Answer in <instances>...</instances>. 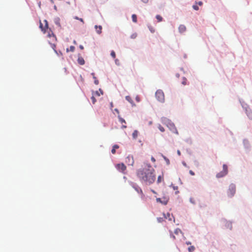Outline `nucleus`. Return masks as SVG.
<instances>
[{
    "label": "nucleus",
    "instance_id": "nucleus-20",
    "mask_svg": "<svg viewBox=\"0 0 252 252\" xmlns=\"http://www.w3.org/2000/svg\"><path fill=\"white\" fill-rule=\"evenodd\" d=\"M131 17H132V21L134 23H136L137 21V16L135 14H132Z\"/></svg>",
    "mask_w": 252,
    "mask_h": 252
},
{
    "label": "nucleus",
    "instance_id": "nucleus-33",
    "mask_svg": "<svg viewBox=\"0 0 252 252\" xmlns=\"http://www.w3.org/2000/svg\"><path fill=\"white\" fill-rule=\"evenodd\" d=\"M192 7L195 10H198L199 9L198 6L197 5H193L192 6Z\"/></svg>",
    "mask_w": 252,
    "mask_h": 252
},
{
    "label": "nucleus",
    "instance_id": "nucleus-1",
    "mask_svg": "<svg viewBox=\"0 0 252 252\" xmlns=\"http://www.w3.org/2000/svg\"><path fill=\"white\" fill-rule=\"evenodd\" d=\"M137 176L141 181L147 185L153 184L156 177L154 169L149 164H147L145 168L138 170Z\"/></svg>",
    "mask_w": 252,
    "mask_h": 252
},
{
    "label": "nucleus",
    "instance_id": "nucleus-34",
    "mask_svg": "<svg viewBox=\"0 0 252 252\" xmlns=\"http://www.w3.org/2000/svg\"><path fill=\"white\" fill-rule=\"evenodd\" d=\"M136 36H137V34L136 33H133V34H132L131 35V38H136Z\"/></svg>",
    "mask_w": 252,
    "mask_h": 252
},
{
    "label": "nucleus",
    "instance_id": "nucleus-10",
    "mask_svg": "<svg viewBox=\"0 0 252 252\" xmlns=\"http://www.w3.org/2000/svg\"><path fill=\"white\" fill-rule=\"evenodd\" d=\"M178 30L180 33H183L186 31V27L184 25H180L178 28Z\"/></svg>",
    "mask_w": 252,
    "mask_h": 252
},
{
    "label": "nucleus",
    "instance_id": "nucleus-19",
    "mask_svg": "<svg viewBox=\"0 0 252 252\" xmlns=\"http://www.w3.org/2000/svg\"><path fill=\"white\" fill-rule=\"evenodd\" d=\"M55 23L59 27H61V25L60 23V19L59 18H57L55 19Z\"/></svg>",
    "mask_w": 252,
    "mask_h": 252
},
{
    "label": "nucleus",
    "instance_id": "nucleus-55",
    "mask_svg": "<svg viewBox=\"0 0 252 252\" xmlns=\"http://www.w3.org/2000/svg\"><path fill=\"white\" fill-rule=\"evenodd\" d=\"M178 187H174V189H177Z\"/></svg>",
    "mask_w": 252,
    "mask_h": 252
},
{
    "label": "nucleus",
    "instance_id": "nucleus-12",
    "mask_svg": "<svg viewBox=\"0 0 252 252\" xmlns=\"http://www.w3.org/2000/svg\"><path fill=\"white\" fill-rule=\"evenodd\" d=\"M96 32L98 34H100L102 32V27L101 26H95Z\"/></svg>",
    "mask_w": 252,
    "mask_h": 252
},
{
    "label": "nucleus",
    "instance_id": "nucleus-48",
    "mask_svg": "<svg viewBox=\"0 0 252 252\" xmlns=\"http://www.w3.org/2000/svg\"><path fill=\"white\" fill-rule=\"evenodd\" d=\"M73 43H74V44H77V42H76V41L75 40H74V41H73Z\"/></svg>",
    "mask_w": 252,
    "mask_h": 252
},
{
    "label": "nucleus",
    "instance_id": "nucleus-37",
    "mask_svg": "<svg viewBox=\"0 0 252 252\" xmlns=\"http://www.w3.org/2000/svg\"><path fill=\"white\" fill-rule=\"evenodd\" d=\"M113 148H114L116 150V149H118L119 148V146L118 145H114L113 146Z\"/></svg>",
    "mask_w": 252,
    "mask_h": 252
},
{
    "label": "nucleus",
    "instance_id": "nucleus-2",
    "mask_svg": "<svg viewBox=\"0 0 252 252\" xmlns=\"http://www.w3.org/2000/svg\"><path fill=\"white\" fill-rule=\"evenodd\" d=\"M47 36L50 38V40L48 41L49 43L51 45L52 48L54 50L56 54H58L57 51L56 50V43L57 41L56 36L50 30Z\"/></svg>",
    "mask_w": 252,
    "mask_h": 252
},
{
    "label": "nucleus",
    "instance_id": "nucleus-26",
    "mask_svg": "<svg viewBox=\"0 0 252 252\" xmlns=\"http://www.w3.org/2000/svg\"><path fill=\"white\" fill-rule=\"evenodd\" d=\"M158 128L161 132H164L165 131L164 127L160 125L158 126Z\"/></svg>",
    "mask_w": 252,
    "mask_h": 252
},
{
    "label": "nucleus",
    "instance_id": "nucleus-50",
    "mask_svg": "<svg viewBox=\"0 0 252 252\" xmlns=\"http://www.w3.org/2000/svg\"><path fill=\"white\" fill-rule=\"evenodd\" d=\"M170 125L171 126L174 127V125H173V124H170Z\"/></svg>",
    "mask_w": 252,
    "mask_h": 252
},
{
    "label": "nucleus",
    "instance_id": "nucleus-7",
    "mask_svg": "<svg viewBox=\"0 0 252 252\" xmlns=\"http://www.w3.org/2000/svg\"><path fill=\"white\" fill-rule=\"evenodd\" d=\"M169 199L166 197H163V198H157L156 201L157 202L160 203L163 205H166L168 202Z\"/></svg>",
    "mask_w": 252,
    "mask_h": 252
},
{
    "label": "nucleus",
    "instance_id": "nucleus-15",
    "mask_svg": "<svg viewBox=\"0 0 252 252\" xmlns=\"http://www.w3.org/2000/svg\"><path fill=\"white\" fill-rule=\"evenodd\" d=\"M138 134V131L137 130H135L132 133V137L134 139L137 138Z\"/></svg>",
    "mask_w": 252,
    "mask_h": 252
},
{
    "label": "nucleus",
    "instance_id": "nucleus-28",
    "mask_svg": "<svg viewBox=\"0 0 252 252\" xmlns=\"http://www.w3.org/2000/svg\"><path fill=\"white\" fill-rule=\"evenodd\" d=\"M74 19H75L76 20H78L80 21H81L83 24H84V21L82 18H80L77 16H75V17H74Z\"/></svg>",
    "mask_w": 252,
    "mask_h": 252
},
{
    "label": "nucleus",
    "instance_id": "nucleus-6",
    "mask_svg": "<svg viewBox=\"0 0 252 252\" xmlns=\"http://www.w3.org/2000/svg\"><path fill=\"white\" fill-rule=\"evenodd\" d=\"M44 22L45 23V25L43 26V24L41 23V22H40V25L39 28L41 29V30L44 32L45 33L46 32V30L48 29V22L46 20H45L44 21Z\"/></svg>",
    "mask_w": 252,
    "mask_h": 252
},
{
    "label": "nucleus",
    "instance_id": "nucleus-30",
    "mask_svg": "<svg viewBox=\"0 0 252 252\" xmlns=\"http://www.w3.org/2000/svg\"><path fill=\"white\" fill-rule=\"evenodd\" d=\"M91 100L93 104H94L96 102V99L94 95L91 97Z\"/></svg>",
    "mask_w": 252,
    "mask_h": 252
},
{
    "label": "nucleus",
    "instance_id": "nucleus-51",
    "mask_svg": "<svg viewBox=\"0 0 252 252\" xmlns=\"http://www.w3.org/2000/svg\"><path fill=\"white\" fill-rule=\"evenodd\" d=\"M196 165L197 167H198L199 166V164H198V162L196 163Z\"/></svg>",
    "mask_w": 252,
    "mask_h": 252
},
{
    "label": "nucleus",
    "instance_id": "nucleus-35",
    "mask_svg": "<svg viewBox=\"0 0 252 252\" xmlns=\"http://www.w3.org/2000/svg\"><path fill=\"white\" fill-rule=\"evenodd\" d=\"M111 153L113 154H115L116 153V150L115 149H114V148H112V150H111Z\"/></svg>",
    "mask_w": 252,
    "mask_h": 252
},
{
    "label": "nucleus",
    "instance_id": "nucleus-16",
    "mask_svg": "<svg viewBox=\"0 0 252 252\" xmlns=\"http://www.w3.org/2000/svg\"><path fill=\"white\" fill-rule=\"evenodd\" d=\"M75 50V47L73 46H70L69 48L66 49V52H68L69 51H71L72 52H73Z\"/></svg>",
    "mask_w": 252,
    "mask_h": 252
},
{
    "label": "nucleus",
    "instance_id": "nucleus-54",
    "mask_svg": "<svg viewBox=\"0 0 252 252\" xmlns=\"http://www.w3.org/2000/svg\"><path fill=\"white\" fill-rule=\"evenodd\" d=\"M111 106L112 107H113V103H112V102H111Z\"/></svg>",
    "mask_w": 252,
    "mask_h": 252
},
{
    "label": "nucleus",
    "instance_id": "nucleus-27",
    "mask_svg": "<svg viewBox=\"0 0 252 252\" xmlns=\"http://www.w3.org/2000/svg\"><path fill=\"white\" fill-rule=\"evenodd\" d=\"M181 232H182L181 230L179 228L176 229L174 231V233L176 234H178L179 233H181Z\"/></svg>",
    "mask_w": 252,
    "mask_h": 252
},
{
    "label": "nucleus",
    "instance_id": "nucleus-4",
    "mask_svg": "<svg viewBox=\"0 0 252 252\" xmlns=\"http://www.w3.org/2000/svg\"><path fill=\"white\" fill-rule=\"evenodd\" d=\"M228 170H227V166L225 164L223 165V170L220 173H218L217 174V178H221L225 175H226L227 174Z\"/></svg>",
    "mask_w": 252,
    "mask_h": 252
},
{
    "label": "nucleus",
    "instance_id": "nucleus-36",
    "mask_svg": "<svg viewBox=\"0 0 252 252\" xmlns=\"http://www.w3.org/2000/svg\"><path fill=\"white\" fill-rule=\"evenodd\" d=\"M189 173L191 176H194L195 175L194 172H193L192 170H189Z\"/></svg>",
    "mask_w": 252,
    "mask_h": 252
},
{
    "label": "nucleus",
    "instance_id": "nucleus-24",
    "mask_svg": "<svg viewBox=\"0 0 252 252\" xmlns=\"http://www.w3.org/2000/svg\"><path fill=\"white\" fill-rule=\"evenodd\" d=\"M118 117H119V119L120 122L122 124H123V123H125V124H126V122L125 120L124 119H123L122 118L120 117V116H118Z\"/></svg>",
    "mask_w": 252,
    "mask_h": 252
},
{
    "label": "nucleus",
    "instance_id": "nucleus-40",
    "mask_svg": "<svg viewBox=\"0 0 252 252\" xmlns=\"http://www.w3.org/2000/svg\"><path fill=\"white\" fill-rule=\"evenodd\" d=\"M197 4L200 5V6H201L202 4H203V3L202 1H199Z\"/></svg>",
    "mask_w": 252,
    "mask_h": 252
},
{
    "label": "nucleus",
    "instance_id": "nucleus-5",
    "mask_svg": "<svg viewBox=\"0 0 252 252\" xmlns=\"http://www.w3.org/2000/svg\"><path fill=\"white\" fill-rule=\"evenodd\" d=\"M236 191V187L234 184H231L229 187L227 191V194L229 196L232 197L233 196Z\"/></svg>",
    "mask_w": 252,
    "mask_h": 252
},
{
    "label": "nucleus",
    "instance_id": "nucleus-13",
    "mask_svg": "<svg viewBox=\"0 0 252 252\" xmlns=\"http://www.w3.org/2000/svg\"><path fill=\"white\" fill-rule=\"evenodd\" d=\"M126 99L127 101H128L129 102H130L132 105H134V102L131 98V97L130 96H126Z\"/></svg>",
    "mask_w": 252,
    "mask_h": 252
},
{
    "label": "nucleus",
    "instance_id": "nucleus-9",
    "mask_svg": "<svg viewBox=\"0 0 252 252\" xmlns=\"http://www.w3.org/2000/svg\"><path fill=\"white\" fill-rule=\"evenodd\" d=\"M116 168L118 170L122 172H124L126 169V166L123 163H120L117 164Z\"/></svg>",
    "mask_w": 252,
    "mask_h": 252
},
{
    "label": "nucleus",
    "instance_id": "nucleus-42",
    "mask_svg": "<svg viewBox=\"0 0 252 252\" xmlns=\"http://www.w3.org/2000/svg\"><path fill=\"white\" fill-rule=\"evenodd\" d=\"M186 244L187 245H190L191 244V242H189V241H187L186 242Z\"/></svg>",
    "mask_w": 252,
    "mask_h": 252
},
{
    "label": "nucleus",
    "instance_id": "nucleus-45",
    "mask_svg": "<svg viewBox=\"0 0 252 252\" xmlns=\"http://www.w3.org/2000/svg\"><path fill=\"white\" fill-rule=\"evenodd\" d=\"M144 3H147L148 2V0H141Z\"/></svg>",
    "mask_w": 252,
    "mask_h": 252
},
{
    "label": "nucleus",
    "instance_id": "nucleus-46",
    "mask_svg": "<svg viewBox=\"0 0 252 252\" xmlns=\"http://www.w3.org/2000/svg\"><path fill=\"white\" fill-rule=\"evenodd\" d=\"M171 237H172L173 239H175V236H174L173 234H171Z\"/></svg>",
    "mask_w": 252,
    "mask_h": 252
},
{
    "label": "nucleus",
    "instance_id": "nucleus-3",
    "mask_svg": "<svg viewBox=\"0 0 252 252\" xmlns=\"http://www.w3.org/2000/svg\"><path fill=\"white\" fill-rule=\"evenodd\" d=\"M155 95L157 100L159 102H163L164 101V94L162 90H158L157 91Z\"/></svg>",
    "mask_w": 252,
    "mask_h": 252
},
{
    "label": "nucleus",
    "instance_id": "nucleus-52",
    "mask_svg": "<svg viewBox=\"0 0 252 252\" xmlns=\"http://www.w3.org/2000/svg\"><path fill=\"white\" fill-rule=\"evenodd\" d=\"M136 100L137 101H139V99L138 97H136Z\"/></svg>",
    "mask_w": 252,
    "mask_h": 252
},
{
    "label": "nucleus",
    "instance_id": "nucleus-17",
    "mask_svg": "<svg viewBox=\"0 0 252 252\" xmlns=\"http://www.w3.org/2000/svg\"><path fill=\"white\" fill-rule=\"evenodd\" d=\"M94 94L99 96L100 94H103V91L100 89L99 91H96L94 93Z\"/></svg>",
    "mask_w": 252,
    "mask_h": 252
},
{
    "label": "nucleus",
    "instance_id": "nucleus-53",
    "mask_svg": "<svg viewBox=\"0 0 252 252\" xmlns=\"http://www.w3.org/2000/svg\"><path fill=\"white\" fill-rule=\"evenodd\" d=\"M115 111H116V112H117L118 113H119V111H118V109H115Z\"/></svg>",
    "mask_w": 252,
    "mask_h": 252
},
{
    "label": "nucleus",
    "instance_id": "nucleus-49",
    "mask_svg": "<svg viewBox=\"0 0 252 252\" xmlns=\"http://www.w3.org/2000/svg\"><path fill=\"white\" fill-rule=\"evenodd\" d=\"M161 219H162L161 218L158 219V221L160 222Z\"/></svg>",
    "mask_w": 252,
    "mask_h": 252
},
{
    "label": "nucleus",
    "instance_id": "nucleus-8",
    "mask_svg": "<svg viewBox=\"0 0 252 252\" xmlns=\"http://www.w3.org/2000/svg\"><path fill=\"white\" fill-rule=\"evenodd\" d=\"M133 188L137 191V192L139 194V197L141 199H144V194L141 189L138 186H134Z\"/></svg>",
    "mask_w": 252,
    "mask_h": 252
},
{
    "label": "nucleus",
    "instance_id": "nucleus-29",
    "mask_svg": "<svg viewBox=\"0 0 252 252\" xmlns=\"http://www.w3.org/2000/svg\"><path fill=\"white\" fill-rule=\"evenodd\" d=\"M111 56L113 59H115L116 58V54L114 51H111Z\"/></svg>",
    "mask_w": 252,
    "mask_h": 252
},
{
    "label": "nucleus",
    "instance_id": "nucleus-14",
    "mask_svg": "<svg viewBox=\"0 0 252 252\" xmlns=\"http://www.w3.org/2000/svg\"><path fill=\"white\" fill-rule=\"evenodd\" d=\"M92 75L93 76V78L94 79V83L95 85H98L99 84L98 80L96 79V77L95 76L94 73H92Z\"/></svg>",
    "mask_w": 252,
    "mask_h": 252
},
{
    "label": "nucleus",
    "instance_id": "nucleus-22",
    "mask_svg": "<svg viewBox=\"0 0 252 252\" xmlns=\"http://www.w3.org/2000/svg\"><path fill=\"white\" fill-rule=\"evenodd\" d=\"M148 28L152 33H154L155 32V30L153 26H152L151 25H149Z\"/></svg>",
    "mask_w": 252,
    "mask_h": 252
},
{
    "label": "nucleus",
    "instance_id": "nucleus-38",
    "mask_svg": "<svg viewBox=\"0 0 252 252\" xmlns=\"http://www.w3.org/2000/svg\"><path fill=\"white\" fill-rule=\"evenodd\" d=\"M182 84L184 85L187 84V80L186 79H185L184 81L182 82Z\"/></svg>",
    "mask_w": 252,
    "mask_h": 252
},
{
    "label": "nucleus",
    "instance_id": "nucleus-44",
    "mask_svg": "<svg viewBox=\"0 0 252 252\" xmlns=\"http://www.w3.org/2000/svg\"><path fill=\"white\" fill-rule=\"evenodd\" d=\"M153 124V122L152 121H149L148 122L149 125H151Z\"/></svg>",
    "mask_w": 252,
    "mask_h": 252
},
{
    "label": "nucleus",
    "instance_id": "nucleus-56",
    "mask_svg": "<svg viewBox=\"0 0 252 252\" xmlns=\"http://www.w3.org/2000/svg\"><path fill=\"white\" fill-rule=\"evenodd\" d=\"M175 131H176V133L177 134H178L177 130L176 129H175Z\"/></svg>",
    "mask_w": 252,
    "mask_h": 252
},
{
    "label": "nucleus",
    "instance_id": "nucleus-47",
    "mask_svg": "<svg viewBox=\"0 0 252 252\" xmlns=\"http://www.w3.org/2000/svg\"><path fill=\"white\" fill-rule=\"evenodd\" d=\"M122 127L123 128H126V125H123V126H122Z\"/></svg>",
    "mask_w": 252,
    "mask_h": 252
},
{
    "label": "nucleus",
    "instance_id": "nucleus-32",
    "mask_svg": "<svg viewBox=\"0 0 252 252\" xmlns=\"http://www.w3.org/2000/svg\"><path fill=\"white\" fill-rule=\"evenodd\" d=\"M164 159H165V160L166 161V162L167 163V164H170V161L169 160V159H168L167 158H166L165 157H164Z\"/></svg>",
    "mask_w": 252,
    "mask_h": 252
},
{
    "label": "nucleus",
    "instance_id": "nucleus-39",
    "mask_svg": "<svg viewBox=\"0 0 252 252\" xmlns=\"http://www.w3.org/2000/svg\"><path fill=\"white\" fill-rule=\"evenodd\" d=\"M151 160H152L153 162H155L156 161V159H155V158L154 157H152V158H151Z\"/></svg>",
    "mask_w": 252,
    "mask_h": 252
},
{
    "label": "nucleus",
    "instance_id": "nucleus-41",
    "mask_svg": "<svg viewBox=\"0 0 252 252\" xmlns=\"http://www.w3.org/2000/svg\"><path fill=\"white\" fill-rule=\"evenodd\" d=\"M79 48H80V49H81V50L84 49V47H83V45H80L79 46Z\"/></svg>",
    "mask_w": 252,
    "mask_h": 252
},
{
    "label": "nucleus",
    "instance_id": "nucleus-25",
    "mask_svg": "<svg viewBox=\"0 0 252 252\" xmlns=\"http://www.w3.org/2000/svg\"><path fill=\"white\" fill-rule=\"evenodd\" d=\"M163 180V177L161 176H159L158 178L157 182L158 183H159L161 182V181Z\"/></svg>",
    "mask_w": 252,
    "mask_h": 252
},
{
    "label": "nucleus",
    "instance_id": "nucleus-43",
    "mask_svg": "<svg viewBox=\"0 0 252 252\" xmlns=\"http://www.w3.org/2000/svg\"><path fill=\"white\" fill-rule=\"evenodd\" d=\"M177 154L178 155V156H181V152L180 150H178L177 151Z\"/></svg>",
    "mask_w": 252,
    "mask_h": 252
},
{
    "label": "nucleus",
    "instance_id": "nucleus-31",
    "mask_svg": "<svg viewBox=\"0 0 252 252\" xmlns=\"http://www.w3.org/2000/svg\"><path fill=\"white\" fill-rule=\"evenodd\" d=\"M131 158V159H132V161H131V163H130V164H131V165H133V163H134V161H133V158H132V157H130L128 156V157H127V159H128L129 160H130V158Z\"/></svg>",
    "mask_w": 252,
    "mask_h": 252
},
{
    "label": "nucleus",
    "instance_id": "nucleus-23",
    "mask_svg": "<svg viewBox=\"0 0 252 252\" xmlns=\"http://www.w3.org/2000/svg\"><path fill=\"white\" fill-rule=\"evenodd\" d=\"M156 18H157V19L158 20V22H161V21H162V17H161L160 15H157L156 16Z\"/></svg>",
    "mask_w": 252,
    "mask_h": 252
},
{
    "label": "nucleus",
    "instance_id": "nucleus-21",
    "mask_svg": "<svg viewBox=\"0 0 252 252\" xmlns=\"http://www.w3.org/2000/svg\"><path fill=\"white\" fill-rule=\"evenodd\" d=\"M195 248L193 246H190L188 248V251L189 252H193Z\"/></svg>",
    "mask_w": 252,
    "mask_h": 252
},
{
    "label": "nucleus",
    "instance_id": "nucleus-18",
    "mask_svg": "<svg viewBox=\"0 0 252 252\" xmlns=\"http://www.w3.org/2000/svg\"><path fill=\"white\" fill-rule=\"evenodd\" d=\"M247 114L249 119L252 120V112L251 111L247 110Z\"/></svg>",
    "mask_w": 252,
    "mask_h": 252
},
{
    "label": "nucleus",
    "instance_id": "nucleus-11",
    "mask_svg": "<svg viewBox=\"0 0 252 252\" xmlns=\"http://www.w3.org/2000/svg\"><path fill=\"white\" fill-rule=\"evenodd\" d=\"M78 63L80 65H84L85 64V60L81 56H79L77 59Z\"/></svg>",
    "mask_w": 252,
    "mask_h": 252
}]
</instances>
